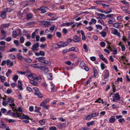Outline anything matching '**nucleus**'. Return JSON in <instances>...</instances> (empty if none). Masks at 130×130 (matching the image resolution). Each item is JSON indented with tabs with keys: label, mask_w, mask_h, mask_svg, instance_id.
I'll use <instances>...</instances> for the list:
<instances>
[{
	"label": "nucleus",
	"mask_w": 130,
	"mask_h": 130,
	"mask_svg": "<svg viewBox=\"0 0 130 130\" xmlns=\"http://www.w3.org/2000/svg\"><path fill=\"white\" fill-rule=\"evenodd\" d=\"M43 65L42 64H40L39 63H34L33 64L34 66H35L34 67L36 68H39L40 67L41 65Z\"/></svg>",
	"instance_id": "obj_26"
},
{
	"label": "nucleus",
	"mask_w": 130,
	"mask_h": 130,
	"mask_svg": "<svg viewBox=\"0 0 130 130\" xmlns=\"http://www.w3.org/2000/svg\"><path fill=\"white\" fill-rule=\"evenodd\" d=\"M62 42V47H64L67 46L68 44L67 42Z\"/></svg>",
	"instance_id": "obj_53"
},
{
	"label": "nucleus",
	"mask_w": 130,
	"mask_h": 130,
	"mask_svg": "<svg viewBox=\"0 0 130 130\" xmlns=\"http://www.w3.org/2000/svg\"><path fill=\"white\" fill-rule=\"evenodd\" d=\"M6 92L7 94H9L11 93L12 92V91L11 90L8 89L6 90Z\"/></svg>",
	"instance_id": "obj_44"
},
{
	"label": "nucleus",
	"mask_w": 130,
	"mask_h": 130,
	"mask_svg": "<svg viewBox=\"0 0 130 130\" xmlns=\"http://www.w3.org/2000/svg\"><path fill=\"white\" fill-rule=\"evenodd\" d=\"M92 118V116L91 114L87 116L86 118V119L87 120H88L91 119Z\"/></svg>",
	"instance_id": "obj_61"
},
{
	"label": "nucleus",
	"mask_w": 130,
	"mask_h": 130,
	"mask_svg": "<svg viewBox=\"0 0 130 130\" xmlns=\"http://www.w3.org/2000/svg\"><path fill=\"white\" fill-rule=\"evenodd\" d=\"M114 15L113 14H108L106 15V17L105 18V19H106L107 18L109 17L110 18H111V17H112V16H114Z\"/></svg>",
	"instance_id": "obj_38"
},
{
	"label": "nucleus",
	"mask_w": 130,
	"mask_h": 130,
	"mask_svg": "<svg viewBox=\"0 0 130 130\" xmlns=\"http://www.w3.org/2000/svg\"><path fill=\"white\" fill-rule=\"evenodd\" d=\"M39 47V43H37L34 44L32 46L31 49L32 50V51L34 52V51H37L38 50Z\"/></svg>",
	"instance_id": "obj_8"
},
{
	"label": "nucleus",
	"mask_w": 130,
	"mask_h": 130,
	"mask_svg": "<svg viewBox=\"0 0 130 130\" xmlns=\"http://www.w3.org/2000/svg\"><path fill=\"white\" fill-rule=\"evenodd\" d=\"M112 26L116 28H118L120 26L119 23H115L113 24Z\"/></svg>",
	"instance_id": "obj_24"
},
{
	"label": "nucleus",
	"mask_w": 130,
	"mask_h": 130,
	"mask_svg": "<svg viewBox=\"0 0 130 130\" xmlns=\"http://www.w3.org/2000/svg\"><path fill=\"white\" fill-rule=\"evenodd\" d=\"M105 65L104 63H101V67L102 70H104V69L105 68Z\"/></svg>",
	"instance_id": "obj_35"
},
{
	"label": "nucleus",
	"mask_w": 130,
	"mask_h": 130,
	"mask_svg": "<svg viewBox=\"0 0 130 130\" xmlns=\"http://www.w3.org/2000/svg\"><path fill=\"white\" fill-rule=\"evenodd\" d=\"M10 25L9 23L5 24L2 25V28L7 27Z\"/></svg>",
	"instance_id": "obj_30"
},
{
	"label": "nucleus",
	"mask_w": 130,
	"mask_h": 130,
	"mask_svg": "<svg viewBox=\"0 0 130 130\" xmlns=\"http://www.w3.org/2000/svg\"><path fill=\"white\" fill-rule=\"evenodd\" d=\"M35 108H36V110H35V111L37 112H39V110L40 109H41V107H37L36 106L35 107Z\"/></svg>",
	"instance_id": "obj_58"
},
{
	"label": "nucleus",
	"mask_w": 130,
	"mask_h": 130,
	"mask_svg": "<svg viewBox=\"0 0 130 130\" xmlns=\"http://www.w3.org/2000/svg\"><path fill=\"white\" fill-rule=\"evenodd\" d=\"M20 42L22 43H23L24 42V38L23 37H21L20 38Z\"/></svg>",
	"instance_id": "obj_62"
},
{
	"label": "nucleus",
	"mask_w": 130,
	"mask_h": 130,
	"mask_svg": "<svg viewBox=\"0 0 130 130\" xmlns=\"http://www.w3.org/2000/svg\"><path fill=\"white\" fill-rule=\"evenodd\" d=\"M1 32L2 34V35L4 37H5L6 36V33L5 31L3 29H2L1 30Z\"/></svg>",
	"instance_id": "obj_40"
},
{
	"label": "nucleus",
	"mask_w": 130,
	"mask_h": 130,
	"mask_svg": "<svg viewBox=\"0 0 130 130\" xmlns=\"http://www.w3.org/2000/svg\"><path fill=\"white\" fill-rule=\"evenodd\" d=\"M85 65L84 62H82L80 64V67L82 68H83V67H85Z\"/></svg>",
	"instance_id": "obj_39"
},
{
	"label": "nucleus",
	"mask_w": 130,
	"mask_h": 130,
	"mask_svg": "<svg viewBox=\"0 0 130 130\" xmlns=\"http://www.w3.org/2000/svg\"><path fill=\"white\" fill-rule=\"evenodd\" d=\"M93 69L94 71V77H95L96 76L95 74H97L98 72L97 70L95 68H93Z\"/></svg>",
	"instance_id": "obj_36"
},
{
	"label": "nucleus",
	"mask_w": 130,
	"mask_h": 130,
	"mask_svg": "<svg viewBox=\"0 0 130 130\" xmlns=\"http://www.w3.org/2000/svg\"><path fill=\"white\" fill-rule=\"evenodd\" d=\"M18 88L21 90H22L23 89V88L21 82V81L19 80L18 81Z\"/></svg>",
	"instance_id": "obj_21"
},
{
	"label": "nucleus",
	"mask_w": 130,
	"mask_h": 130,
	"mask_svg": "<svg viewBox=\"0 0 130 130\" xmlns=\"http://www.w3.org/2000/svg\"><path fill=\"white\" fill-rule=\"evenodd\" d=\"M91 114L92 118L97 116L99 115V113H93Z\"/></svg>",
	"instance_id": "obj_31"
},
{
	"label": "nucleus",
	"mask_w": 130,
	"mask_h": 130,
	"mask_svg": "<svg viewBox=\"0 0 130 130\" xmlns=\"http://www.w3.org/2000/svg\"><path fill=\"white\" fill-rule=\"evenodd\" d=\"M12 114V116L14 117H18V118H19V115H20L19 113H18L17 112L16 113L13 112V113Z\"/></svg>",
	"instance_id": "obj_20"
},
{
	"label": "nucleus",
	"mask_w": 130,
	"mask_h": 130,
	"mask_svg": "<svg viewBox=\"0 0 130 130\" xmlns=\"http://www.w3.org/2000/svg\"><path fill=\"white\" fill-rule=\"evenodd\" d=\"M50 101L49 99H46L44 101H43L40 104V106H41L42 105H44L49 102Z\"/></svg>",
	"instance_id": "obj_17"
},
{
	"label": "nucleus",
	"mask_w": 130,
	"mask_h": 130,
	"mask_svg": "<svg viewBox=\"0 0 130 130\" xmlns=\"http://www.w3.org/2000/svg\"><path fill=\"white\" fill-rule=\"evenodd\" d=\"M103 100L101 99V98H99L95 102H98L99 103H101L103 102Z\"/></svg>",
	"instance_id": "obj_56"
},
{
	"label": "nucleus",
	"mask_w": 130,
	"mask_h": 130,
	"mask_svg": "<svg viewBox=\"0 0 130 130\" xmlns=\"http://www.w3.org/2000/svg\"><path fill=\"white\" fill-rule=\"evenodd\" d=\"M9 57L12 59H14L15 58V56L14 55L12 54H9Z\"/></svg>",
	"instance_id": "obj_45"
},
{
	"label": "nucleus",
	"mask_w": 130,
	"mask_h": 130,
	"mask_svg": "<svg viewBox=\"0 0 130 130\" xmlns=\"http://www.w3.org/2000/svg\"><path fill=\"white\" fill-rule=\"evenodd\" d=\"M39 123L41 125H44L45 123V120L43 119L41 120H40L39 122Z\"/></svg>",
	"instance_id": "obj_28"
},
{
	"label": "nucleus",
	"mask_w": 130,
	"mask_h": 130,
	"mask_svg": "<svg viewBox=\"0 0 130 130\" xmlns=\"http://www.w3.org/2000/svg\"><path fill=\"white\" fill-rule=\"evenodd\" d=\"M96 18L98 19V23L99 22L100 23L102 24V22H103V20H102V19L101 18H99L97 17Z\"/></svg>",
	"instance_id": "obj_46"
},
{
	"label": "nucleus",
	"mask_w": 130,
	"mask_h": 130,
	"mask_svg": "<svg viewBox=\"0 0 130 130\" xmlns=\"http://www.w3.org/2000/svg\"><path fill=\"white\" fill-rule=\"evenodd\" d=\"M33 90L35 92L34 94L38 96L39 98H41L43 97V95L39 91L38 88L37 87L33 88Z\"/></svg>",
	"instance_id": "obj_1"
},
{
	"label": "nucleus",
	"mask_w": 130,
	"mask_h": 130,
	"mask_svg": "<svg viewBox=\"0 0 130 130\" xmlns=\"http://www.w3.org/2000/svg\"><path fill=\"white\" fill-rule=\"evenodd\" d=\"M16 57L17 58L20 60H21L23 58V57L20 53H18Z\"/></svg>",
	"instance_id": "obj_16"
},
{
	"label": "nucleus",
	"mask_w": 130,
	"mask_h": 130,
	"mask_svg": "<svg viewBox=\"0 0 130 130\" xmlns=\"http://www.w3.org/2000/svg\"><path fill=\"white\" fill-rule=\"evenodd\" d=\"M8 9L7 8L5 9L0 14V17L4 19L6 17V14L8 12Z\"/></svg>",
	"instance_id": "obj_6"
},
{
	"label": "nucleus",
	"mask_w": 130,
	"mask_h": 130,
	"mask_svg": "<svg viewBox=\"0 0 130 130\" xmlns=\"http://www.w3.org/2000/svg\"><path fill=\"white\" fill-rule=\"evenodd\" d=\"M74 23L72 22H67L65 23L64 24H66L67 26H69L72 25Z\"/></svg>",
	"instance_id": "obj_50"
},
{
	"label": "nucleus",
	"mask_w": 130,
	"mask_h": 130,
	"mask_svg": "<svg viewBox=\"0 0 130 130\" xmlns=\"http://www.w3.org/2000/svg\"><path fill=\"white\" fill-rule=\"evenodd\" d=\"M42 24L44 26H45L48 27L49 26L51 25V23L50 22L46 21H42Z\"/></svg>",
	"instance_id": "obj_13"
},
{
	"label": "nucleus",
	"mask_w": 130,
	"mask_h": 130,
	"mask_svg": "<svg viewBox=\"0 0 130 130\" xmlns=\"http://www.w3.org/2000/svg\"><path fill=\"white\" fill-rule=\"evenodd\" d=\"M18 31L19 32V34H17V31H16L14 30L12 32V35H14L15 36H20L21 35V30L20 29H19L18 30Z\"/></svg>",
	"instance_id": "obj_11"
},
{
	"label": "nucleus",
	"mask_w": 130,
	"mask_h": 130,
	"mask_svg": "<svg viewBox=\"0 0 130 130\" xmlns=\"http://www.w3.org/2000/svg\"><path fill=\"white\" fill-rule=\"evenodd\" d=\"M32 15L31 14H28L26 15V19L27 20H29L31 19L32 18Z\"/></svg>",
	"instance_id": "obj_22"
},
{
	"label": "nucleus",
	"mask_w": 130,
	"mask_h": 130,
	"mask_svg": "<svg viewBox=\"0 0 130 130\" xmlns=\"http://www.w3.org/2000/svg\"><path fill=\"white\" fill-rule=\"evenodd\" d=\"M1 110L2 112L3 113L6 112L7 111V110L6 109L3 108H2Z\"/></svg>",
	"instance_id": "obj_60"
},
{
	"label": "nucleus",
	"mask_w": 130,
	"mask_h": 130,
	"mask_svg": "<svg viewBox=\"0 0 130 130\" xmlns=\"http://www.w3.org/2000/svg\"><path fill=\"white\" fill-rule=\"evenodd\" d=\"M94 123V121H91V122H88L86 123L88 127H89L90 125H93Z\"/></svg>",
	"instance_id": "obj_27"
},
{
	"label": "nucleus",
	"mask_w": 130,
	"mask_h": 130,
	"mask_svg": "<svg viewBox=\"0 0 130 130\" xmlns=\"http://www.w3.org/2000/svg\"><path fill=\"white\" fill-rule=\"evenodd\" d=\"M109 8H107L106 11H105V13L106 14H107L109 13L112 12V10L111 9H112L111 7Z\"/></svg>",
	"instance_id": "obj_23"
},
{
	"label": "nucleus",
	"mask_w": 130,
	"mask_h": 130,
	"mask_svg": "<svg viewBox=\"0 0 130 130\" xmlns=\"http://www.w3.org/2000/svg\"><path fill=\"white\" fill-rule=\"evenodd\" d=\"M113 117V116H112L109 119V122L110 123H113L115 122L116 119L115 118H112Z\"/></svg>",
	"instance_id": "obj_25"
},
{
	"label": "nucleus",
	"mask_w": 130,
	"mask_h": 130,
	"mask_svg": "<svg viewBox=\"0 0 130 130\" xmlns=\"http://www.w3.org/2000/svg\"><path fill=\"white\" fill-rule=\"evenodd\" d=\"M49 129L50 130H56V128L54 126L51 127H50Z\"/></svg>",
	"instance_id": "obj_64"
},
{
	"label": "nucleus",
	"mask_w": 130,
	"mask_h": 130,
	"mask_svg": "<svg viewBox=\"0 0 130 130\" xmlns=\"http://www.w3.org/2000/svg\"><path fill=\"white\" fill-rule=\"evenodd\" d=\"M97 15L100 17H104V18H105L106 17V16H105V14L101 13H98V14Z\"/></svg>",
	"instance_id": "obj_49"
},
{
	"label": "nucleus",
	"mask_w": 130,
	"mask_h": 130,
	"mask_svg": "<svg viewBox=\"0 0 130 130\" xmlns=\"http://www.w3.org/2000/svg\"><path fill=\"white\" fill-rule=\"evenodd\" d=\"M102 5L103 6V7L104 8H110V7H109V5H107L104 4H102Z\"/></svg>",
	"instance_id": "obj_43"
},
{
	"label": "nucleus",
	"mask_w": 130,
	"mask_h": 130,
	"mask_svg": "<svg viewBox=\"0 0 130 130\" xmlns=\"http://www.w3.org/2000/svg\"><path fill=\"white\" fill-rule=\"evenodd\" d=\"M113 97L115 98L116 99V100L118 101H119L121 99V97L118 93L115 94V95Z\"/></svg>",
	"instance_id": "obj_15"
},
{
	"label": "nucleus",
	"mask_w": 130,
	"mask_h": 130,
	"mask_svg": "<svg viewBox=\"0 0 130 130\" xmlns=\"http://www.w3.org/2000/svg\"><path fill=\"white\" fill-rule=\"evenodd\" d=\"M111 33L117 36L119 38L121 37L120 33L118 31L117 29L113 28H111Z\"/></svg>",
	"instance_id": "obj_4"
},
{
	"label": "nucleus",
	"mask_w": 130,
	"mask_h": 130,
	"mask_svg": "<svg viewBox=\"0 0 130 130\" xmlns=\"http://www.w3.org/2000/svg\"><path fill=\"white\" fill-rule=\"evenodd\" d=\"M42 65L43 66H41V65L39 69H41L42 70L46 72H48L49 70L47 68L45 65L43 64Z\"/></svg>",
	"instance_id": "obj_10"
},
{
	"label": "nucleus",
	"mask_w": 130,
	"mask_h": 130,
	"mask_svg": "<svg viewBox=\"0 0 130 130\" xmlns=\"http://www.w3.org/2000/svg\"><path fill=\"white\" fill-rule=\"evenodd\" d=\"M37 59L40 62L43 63L45 59V58L44 57H40L37 58Z\"/></svg>",
	"instance_id": "obj_14"
},
{
	"label": "nucleus",
	"mask_w": 130,
	"mask_h": 130,
	"mask_svg": "<svg viewBox=\"0 0 130 130\" xmlns=\"http://www.w3.org/2000/svg\"><path fill=\"white\" fill-rule=\"evenodd\" d=\"M31 44V42L29 41H27L25 44V45L27 46L30 45Z\"/></svg>",
	"instance_id": "obj_54"
},
{
	"label": "nucleus",
	"mask_w": 130,
	"mask_h": 130,
	"mask_svg": "<svg viewBox=\"0 0 130 130\" xmlns=\"http://www.w3.org/2000/svg\"><path fill=\"white\" fill-rule=\"evenodd\" d=\"M38 31V30L37 29H36L35 30V31L33 32L31 35V37L32 39L34 38L35 37V36L36 34V33Z\"/></svg>",
	"instance_id": "obj_18"
},
{
	"label": "nucleus",
	"mask_w": 130,
	"mask_h": 130,
	"mask_svg": "<svg viewBox=\"0 0 130 130\" xmlns=\"http://www.w3.org/2000/svg\"><path fill=\"white\" fill-rule=\"evenodd\" d=\"M56 34L57 37H60L61 36V33L59 32H56Z\"/></svg>",
	"instance_id": "obj_59"
},
{
	"label": "nucleus",
	"mask_w": 130,
	"mask_h": 130,
	"mask_svg": "<svg viewBox=\"0 0 130 130\" xmlns=\"http://www.w3.org/2000/svg\"><path fill=\"white\" fill-rule=\"evenodd\" d=\"M100 46H101V47H102L105 46V43L104 42H101L100 43Z\"/></svg>",
	"instance_id": "obj_52"
},
{
	"label": "nucleus",
	"mask_w": 130,
	"mask_h": 130,
	"mask_svg": "<svg viewBox=\"0 0 130 130\" xmlns=\"http://www.w3.org/2000/svg\"><path fill=\"white\" fill-rule=\"evenodd\" d=\"M80 40V38L79 37L77 36H75L74 37L73 40L75 42H78Z\"/></svg>",
	"instance_id": "obj_12"
},
{
	"label": "nucleus",
	"mask_w": 130,
	"mask_h": 130,
	"mask_svg": "<svg viewBox=\"0 0 130 130\" xmlns=\"http://www.w3.org/2000/svg\"><path fill=\"white\" fill-rule=\"evenodd\" d=\"M9 123H14L16 122V120L12 119H10L7 120Z\"/></svg>",
	"instance_id": "obj_47"
},
{
	"label": "nucleus",
	"mask_w": 130,
	"mask_h": 130,
	"mask_svg": "<svg viewBox=\"0 0 130 130\" xmlns=\"http://www.w3.org/2000/svg\"><path fill=\"white\" fill-rule=\"evenodd\" d=\"M86 28L89 31H91L93 30V28L91 27V26L87 27H86Z\"/></svg>",
	"instance_id": "obj_51"
},
{
	"label": "nucleus",
	"mask_w": 130,
	"mask_h": 130,
	"mask_svg": "<svg viewBox=\"0 0 130 130\" xmlns=\"http://www.w3.org/2000/svg\"><path fill=\"white\" fill-rule=\"evenodd\" d=\"M103 76L104 78V79L105 81H108V79L107 78L109 76L108 71L107 70H105L103 72Z\"/></svg>",
	"instance_id": "obj_2"
},
{
	"label": "nucleus",
	"mask_w": 130,
	"mask_h": 130,
	"mask_svg": "<svg viewBox=\"0 0 130 130\" xmlns=\"http://www.w3.org/2000/svg\"><path fill=\"white\" fill-rule=\"evenodd\" d=\"M106 42L107 43V44H108V45L107 46V48L109 49H110L111 47L110 46V44H111V43L110 42H109L108 41H107Z\"/></svg>",
	"instance_id": "obj_48"
},
{
	"label": "nucleus",
	"mask_w": 130,
	"mask_h": 130,
	"mask_svg": "<svg viewBox=\"0 0 130 130\" xmlns=\"http://www.w3.org/2000/svg\"><path fill=\"white\" fill-rule=\"evenodd\" d=\"M35 75V74H31L29 75L28 76V78L29 79V77H32L34 80H35L37 79V80H38L39 82H40L41 81L42 78L41 76H39L37 77H34Z\"/></svg>",
	"instance_id": "obj_5"
},
{
	"label": "nucleus",
	"mask_w": 130,
	"mask_h": 130,
	"mask_svg": "<svg viewBox=\"0 0 130 130\" xmlns=\"http://www.w3.org/2000/svg\"><path fill=\"white\" fill-rule=\"evenodd\" d=\"M6 100L7 104H8L11 107L14 106L15 105L13 100L11 99H7Z\"/></svg>",
	"instance_id": "obj_7"
},
{
	"label": "nucleus",
	"mask_w": 130,
	"mask_h": 130,
	"mask_svg": "<svg viewBox=\"0 0 130 130\" xmlns=\"http://www.w3.org/2000/svg\"><path fill=\"white\" fill-rule=\"evenodd\" d=\"M6 127V125L3 122L0 125V127L1 128H4Z\"/></svg>",
	"instance_id": "obj_34"
},
{
	"label": "nucleus",
	"mask_w": 130,
	"mask_h": 130,
	"mask_svg": "<svg viewBox=\"0 0 130 130\" xmlns=\"http://www.w3.org/2000/svg\"><path fill=\"white\" fill-rule=\"evenodd\" d=\"M76 49H77L76 47H72L70 48L69 50L71 51H76L75 50Z\"/></svg>",
	"instance_id": "obj_55"
},
{
	"label": "nucleus",
	"mask_w": 130,
	"mask_h": 130,
	"mask_svg": "<svg viewBox=\"0 0 130 130\" xmlns=\"http://www.w3.org/2000/svg\"><path fill=\"white\" fill-rule=\"evenodd\" d=\"M18 76L17 75L15 76H14L13 77V79L14 81L16 82L17 80L18 79Z\"/></svg>",
	"instance_id": "obj_42"
},
{
	"label": "nucleus",
	"mask_w": 130,
	"mask_h": 130,
	"mask_svg": "<svg viewBox=\"0 0 130 130\" xmlns=\"http://www.w3.org/2000/svg\"><path fill=\"white\" fill-rule=\"evenodd\" d=\"M24 59L26 62L28 63H30L32 61L31 59L30 58H24Z\"/></svg>",
	"instance_id": "obj_19"
},
{
	"label": "nucleus",
	"mask_w": 130,
	"mask_h": 130,
	"mask_svg": "<svg viewBox=\"0 0 130 130\" xmlns=\"http://www.w3.org/2000/svg\"><path fill=\"white\" fill-rule=\"evenodd\" d=\"M13 112L9 110L8 111V112L7 113V115H9L11 116H12V113H13Z\"/></svg>",
	"instance_id": "obj_41"
},
{
	"label": "nucleus",
	"mask_w": 130,
	"mask_h": 130,
	"mask_svg": "<svg viewBox=\"0 0 130 130\" xmlns=\"http://www.w3.org/2000/svg\"><path fill=\"white\" fill-rule=\"evenodd\" d=\"M48 9L47 8L44 6H42L36 9V10L41 12L40 13H45Z\"/></svg>",
	"instance_id": "obj_3"
},
{
	"label": "nucleus",
	"mask_w": 130,
	"mask_h": 130,
	"mask_svg": "<svg viewBox=\"0 0 130 130\" xmlns=\"http://www.w3.org/2000/svg\"><path fill=\"white\" fill-rule=\"evenodd\" d=\"M43 63L45 64L46 65L48 66H50L51 64V63L50 61H48L45 60Z\"/></svg>",
	"instance_id": "obj_29"
},
{
	"label": "nucleus",
	"mask_w": 130,
	"mask_h": 130,
	"mask_svg": "<svg viewBox=\"0 0 130 130\" xmlns=\"http://www.w3.org/2000/svg\"><path fill=\"white\" fill-rule=\"evenodd\" d=\"M19 118L21 119H26V120H29L30 119L29 117L27 115H25L24 114L22 113L21 115L20 114L19 116Z\"/></svg>",
	"instance_id": "obj_9"
},
{
	"label": "nucleus",
	"mask_w": 130,
	"mask_h": 130,
	"mask_svg": "<svg viewBox=\"0 0 130 130\" xmlns=\"http://www.w3.org/2000/svg\"><path fill=\"white\" fill-rule=\"evenodd\" d=\"M96 28L98 29H99L100 30H101L102 29V27L101 26L99 25H97L96 26Z\"/></svg>",
	"instance_id": "obj_57"
},
{
	"label": "nucleus",
	"mask_w": 130,
	"mask_h": 130,
	"mask_svg": "<svg viewBox=\"0 0 130 130\" xmlns=\"http://www.w3.org/2000/svg\"><path fill=\"white\" fill-rule=\"evenodd\" d=\"M55 27V26L54 25H52L50 28V30L51 31H53Z\"/></svg>",
	"instance_id": "obj_63"
},
{
	"label": "nucleus",
	"mask_w": 130,
	"mask_h": 130,
	"mask_svg": "<svg viewBox=\"0 0 130 130\" xmlns=\"http://www.w3.org/2000/svg\"><path fill=\"white\" fill-rule=\"evenodd\" d=\"M100 34H101L102 36L103 37H104L106 35V33L105 32H100Z\"/></svg>",
	"instance_id": "obj_33"
},
{
	"label": "nucleus",
	"mask_w": 130,
	"mask_h": 130,
	"mask_svg": "<svg viewBox=\"0 0 130 130\" xmlns=\"http://www.w3.org/2000/svg\"><path fill=\"white\" fill-rule=\"evenodd\" d=\"M83 48L85 49L86 52L88 51V48L87 45L86 44H84L83 45Z\"/></svg>",
	"instance_id": "obj_37"
},
{
	"label": "nucleus",
	"mask_w": 130,
	"mask_h": 130,
	"mask_svg": "<svg viewBox=\"0 0 130 130\" xmlns=\"http://www.w3.org/2000/svg\"><path fill=\"white\" fill-rule=\"evenodd\" d=\"M30 83L32 85L34 86H37V83L35 82L33 80H31L30 82Z\"/></svg>",
	"instance_id": "obj_32"
}]
</instances>
